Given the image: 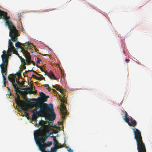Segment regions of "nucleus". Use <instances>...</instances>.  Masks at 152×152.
<instances>
[{
    "label": "nucleus",
    "instance_id": "obj_1",
    "mask_svg": "<svg viewBox=\"0 0 152 152\" xmlns=\"http://www.w3.org/2000/svg\"><path fill=\"white\" fill-rule=\"evenodd\" d=\"M39 94L40 97L38 100L29 102L30 108L31 109L34 107L40 108V110L42 113L43 117L47 115V120L49 121H54L56 119V115L54 113L53 104H50V106L48 104L44 102L47 100L49 96H46L42 92H39Z\"/></svg>",
    "mask_w": 152,
    "mask_h": 152
},
{
    "label": "nucleus",
    "instance_id": "obj_2",
    "mask_svg": "<svg viewBox=\"0 0 152 152\" xmlns=\"http://www.w3.org/2000/svg\"><path fill=\"white\" fill-rule=\"evenodd\" d=\"M8 22H6L7 23L8 27L9 28L10 32L9 35L11 39L9 40L8 49L11 50H15L13 44L12 42H15L18 41V37L20 36L18 30L16 29L15 26L13 25L11 23Z\"/></svg>",
    "mask_w": 152,
    "mask_h": 152
},
{
    "label": "nucleus",
    "instance_id": "obj_3",
    "mask_svg": "<svg viewBox=\"0 0 152 152\" xmlns=\"http://www.w3.org/2000/svg\"><path fill=\"white\" fill-rule=\"evenodd\" d=\"M132 129L134 135V138L137 142L138 152H146L145 145L143 142L140 131L137 128H133Z\"/></svg>",
    "mask_w": 152,
    "mask_h": 152
},
{
    "label": "nucleus",
    "instance_id": "obj_4",
    "mask_svg": "<svg viewBox=\"0 0 152 152\" xmlns=\"http://www.w3.org/2000/svg\"><path fill=\"white\" fill-rule=\"evenodd\" d=\"M36 134L37 136H35L34 134V138L35 141L39 148L41 144L45 143V142L46 138L42 135V132H36Z\"/></svg>",
    "mask_w": 152,
    "mask_h": 152
},
{
    "label": "nucleus",
    "instance_id": "obj_5",
    "mask_svg": "<svg viewBox=\"0 0 152 152\" xmlns=\"http://www.w3.org/2000/svg\"><path fill=\"white\" fill-rule=\"evenodd\" d=\"M15 96L16 97L15 98L16 103H18L19 106L21 107V109L25 110H27L30 108L29 103L27 104L25 102L22 100H20V96L16 92Z\"/></svg>",
    "mask_w": 152,
    "mask_h": 152
},
{
    "label": "nucleus",
    "instance_id": "obj_6",
    "mask_svg": "<svg viewBox=\"0 0 152 152\" xmlns=\"http://www.w3.org/2000/svg\"><path fill=\"white\" fill-rule=\"evenodd\" d=\"M8 55L6 53V51L4 50L3 51V54L1 55L2 63L0 65V66H7L9 62Z\"/></svg>",
    "mask_w": 152,
    "mask_h": 152
},
{
    "label": "nucleus",
    "instance_id": "obj_7",
    "mask_svg": "<svg viewBox=\"0 0 152 152\" xmlns=\"http://www.w3.org/2000/svg\"><path fill=\"white\" fill-rule=\"evenodd\" d=\"M7 12L2 11L0 10V19H4L5 20H6L5 22L6 24L8 26L7 24V23H6L7 22H10L13 25L12 23L9 20H10V17L7 16ZM9 22L8 23H9Z\"/></svg>",
    "mask_w": 152,
    "mask_h": 152
},
{
    "label": "nucleus",
    "instance_id": "obj_8",
    "mask_svg": "<svg viewBox=\"0 0 152 152\" xmlns=\"http://www.w3.org/2000/svg\"><path fill=\"white\" fill-rule=\"evenodd\" d=\"M53 142L52 141H48L41 145L39 148L40 151L42 152H47L45 150L46 148L50 146L52 144Z\"/></svg>",
    "mask_w": 152,
    "mask_h": 152
},
{
    "label": "nucleus",
    "instance_id": "obj_9",
    "mask_svg": "<svg viewBox=\"0 0 152 152\" xmlns=\"http://www.w3.org/2000/svg\"><path fill=\"white\" fill-rule=\"evenodd\" d=\"M1 70V72L2 75L3 77V81L6 83V78L5 77V76L6 75L7 73V66H0Z\"/></svg>",
    "mask_w": 152,
    "mask_h": 152
},
{
    "label": "nucleus",
    "instance_id": "obj_10",
    "mask_svg": "<svg viewBox=\"0 0 152 152\" xmlns=\"http://www.w3.org/2000/svg\"><path fill=\"white\" fill-rule=\"evenodd\" d=\"M60 106L61 108L60 110L62 115V117L64 119L65 115L67 114L66 107L65 106L64 104H61Z\"/></svg>",
    "mask_w": 152,
    "mask_h": 152
},
{
    "label": "nucleus",
    "instance_id": "obj_11",
    "mask_svg": "<svg viewBox=\"0 0 152 152\" xmlns=\"http://www.w3.org/2000/svg\"><path fill=\"white\" fill-rule=\"evenodd\" d=\"M126 122L130 126L135 127L137 125L136 121L134 120L132 117H130V119L126 121Z\"/></svg>",
    "mask_w": 152,
    "mask_h": 152
},
{
    "label": "nucleus",
    "instance_id": "obj_12",
    "mask_svg": "<svg viewBox=\"0 0 152 152\" xmlns=\"http://www.w3.org/2000/svg\"><path fill=\"white\" fill-rule=\"evenodd\" d=\"M15 86L14 88L15 89V91H16V92L22 95V96L24 97V99L25 98L26 96V95L25 94V91L20 90L21 89L20 88L18 87L17 85Z\"/></svg>",
    "mask_w": 152,
    "mask_h": 152
},
{
    "label": "nucleus",
    "instance_id": "obj_13",
    "mask_svg": "<svg viewBox=\"0 0 152 152\" xmlns=\"http://www.w3.org/2000/svg\"><path fill=\"white\" fill-rule=\"evenodd\" d=\"M16 77L13 74H11L10 77H8V80L12 83L13 87L15 86V85H17L15 84V78Z\"/></svg>",
    "mask_w": 152,
    "mask_h": 152
},
{
    "label": "nucleus",
    "instance_id": "obj_14",
    "mask_svg": "<svg viewBox=\"0 0 152 152\" xmlns=\"http://www.w3.org/2000/svg\"><path fill=\"white\" fill-rule=\"evenodd\" d=\"M41 129H39V130L36 131V132H49L50 129L49 128V126L48 125H44Z\"/></svg>",
    "mask_w": 152,
    "mask_h": 152
},
{
    "label": "nucleus",
    "instance_id": "obj_15",
    "mask_svg": "<svg viewBox=\"0 0 152 152\" xmlns=\"http://www.w3.org/2000/svg\"><path fill=\"white\" fill-rule=\"evenodd\" d=\"M17 42L15 43V46L17 48H21V49L23 48L21 47L20 46L22 45L26 49H27L28 48V46L27 45H25V43H20V42L18 41H18H16Z\"/></svg>",
    "mask_w": 152,
    "mask_h": 152
},
{
    "label": "nucleus",
    "instance_id": "obj_16",
    "mask_svg": "<svg viewBox=\"0 0 152 152\" xmlns=\"http://www.w3.org/2000/svg\"><path fill=\"white\" fill-rule=\"evenodd\" d=\"M32 115L37 118H38L39 116L43 117L42 113H41V111L40 110V109L37 111L32 112Z\"/></svg>",
    "mask_w": 152,
    "mask_h": 152
},
{
    "label": "nucleus",
    "instance_id": "obj_17",
    "mask_svg": "<svg viewBox=\"0 0 152 152\" xmlns=\"http://www.w3.org/2000/svg\"><path fill=\"white\" fill-rule=\"evenodd\" d=\"M27 64L30 65L31 63V57L29 54H27L25 56Z\"/></svg>",
    "mask_w": 152,
    "mask_h": 152
},
{
    "label": "nucleus",
    "instance_id": "obj_18",
    "mask_svg": "<svg viewBox=\"0 0 152 152\" xmlns=\"http://www.w3.org/2000/svg\"><path fill=\"white\" fill-rule=\"evenodd\" d=\"M47 75L51 79L57 80L56 77L51 71H50L47 74Z\"/></svg>",
    "mask_w": 152,
    "mask_h": 152
},
{
    "label": "nucleus",
    "instance_id": "obj_19",
    "mask_svg": "<svg viewBox=\"0 0 152 152\" xmlns=\"http://www.w3.org/2000/svg\"><path fill=\"white\" fill-rule=\"evenodd\" d=\"M51 137H53V140L54 141L53 144L54 145L55 147H56L58 145V140H56V137L55 136H53V135L52 136H50Z\"/></svg>",
    "mask_w": 152,
    "mask_h": 152
},
{
    "label": "nucleus",
    "instance_id": "obj_20",
    "mask_svg": "<svg viewBox=\"0 0 152 152\" xmlns=\"http://www.w3.org/2000/svg\"><path fill=\"white\" fill-rule=\"evenodd\" d=\"M12 51L13 53L14 52H17V51L15 50H11V49H10L8 48L7 53L8 55V60H9V56H11Z\"/></svg>",
    "mask_w": 152,
    "mask_h": 152
},
{
    "label": "nucleus",
    "instance_id": "obj_21",
    "mask_svg": "<svg viewBox=\"0 0 152 152\" xmlns=\"http://www.w3.org/2000/svg\"><path fill=\"white\" fill-rule=\"evenodd\" d=\"M18 57L20 58L21 61L24 65H25L27 64L26 62V60L23 58H22L18 54Z\"/></svg>",
    "mask_w": 152,
    "mask_h": 152
},
{
    "label": "nucleus",
    "instance_id": "obj_22",
    "mask_svg": "<svg viewBox=\"0 0 152 152\" xmlns=\"http://www.w3.org/2000/svg\"><path fill=\"white\" fill-rule=\"evenodd\" d=\"M126 114L125 115V116L123 117V118L124 120H125V121L126 122V120H128L130 119V118H128V115L127 113L126 112V111H125Z\"/></svg>",
    "mask_w": 152,
    "mask_h": 152
},
{
    "label": "nucleus",
    "instance_id": "obj_23",
    "mask_svg": "<svg viewBox=\"0 0 152 152\" xmlns=\"http://www.w3.org/2000/svg\"><path fill=\"white\" fill-rule=\"evenodd\" d=\"M45 121L41 120L39 121V125L41 126L42 127H43L45 125Z\"/></svg>",
    "mask_w": 152,
    "mask_h": 152
},
{
    "label": "nucleus",
    "instance_id": "obj_24",
    "mask_svg": "<svg viewBox=\"0 0 152 152\" xmlns=\"http://www.w3.org/2000/svg\"><path fill=\"white\" fill-rule=\"evenodd\" d=\"M57 149L56 147H52L51 148L50 151L51 152H56Z\"/></svg>",
    "mask_w": 152,
    "mask_h": 152
},
{
    "label": "nucleus",
    "instance_id": "obj_25",
    "mask_svg": "<svg viewBox=\"0 0 152 152\" xmlns=\"http://www.w3.org/2000/svg\"><path fill=\"white\" fill-rule=\"evenodd\" d=\"M47 132H42L43 136L45 137L46 138H47L48 137L50 136V134H47L46 133Z\"/></svg>",
    "mask_w": 152,
    "mask_h": 152
},
{
    "label": "nucleus",
    "instance_id": "obj_26",
    "mask_svg": "<svg viewBox=\"0 0 152 152\" xmlns=\"http://www.w3.org/2000/svg\"><path fill=\"white\" fill-rule=\"evenodd\" d=\"M21 49L23 53L25 54V56H26L27 54H29V53L26 50H25L23 48Z\"/></svg>",
    "mask_w": 152,
    "mask_h": 152
},
{
    "label": "nucleus",
    "instance_id": "obj_27",
    "mask_svg": "<svg viewBox=\"0 0 152 152\" xmlns=\"http://www.w3.org/2000/svg\"><path fill=\"white\" fill-rule=\"evenodd\" d=\"M50 121L51 122H49L48 124V126H49V128L51 127H53V121Z\"/></svg>",
    "mask_w": 152,
    "mask_h": 152
},
{
    "label": "nucleus",
    "instance_id": "obj_28",
    "mask_svg": "<svg viewBox=\"0 0 152 152\" xmlns=\"http://www.w3.org/2000/svg\"><path fill=\"white\" fill-rule=\"evenodd\" d=\"M65 97L64 96H63V97L61 99L60 101H61V104H64L65 102Z\"/></svg>",
    "mask_w": 152,
    "mask_h": 152
},
{
    "label": "nucleus",
    "instance_id": "obj_29",
    "mask_svg": "<svg viewBox=\"0 0 152 152\" xmlns=\"http://www.w3.org/2000/svg\"><path fill=\"white\" fill-rule=\"evenodd\" d=\"M27 45V46L28 47V46H29L30 47H34V45L30 43L29 42L28 43Z\"/></svg>",
    "mask_w": 152,
    "mask_h": 152
},
{
    "label": "nucleus",
    "instance_id": "obj_30",
    "mask_svg": "<svg viewBox=\"0 0 152 152\" xmlns=\"http://www.w3.org/2000/svg\"><path fill=\"white\" fill-rule=\"evenodd\" d=\"M58 88L59 89H58L57 90L59 91H60V92H61L62 94H64V90L63 89H61L59 88V87H58Z\"/></svg>",
    "mask_w": 152,
    "mask_h": 152
},
{
    "label": "nucleus",
    "instance_id": "obj_31",
    "mask_svg": "<svg viewBox=\"0 0 152 152\" xmlns=\"http://www.w3.org/2000/svg\"><path fill=\"white\" fill-rule=\"evenodd\" d=\"M32 118L31 119L32 121H34V120H37V119L38 118L37 117L32 115Z\"/></svg>",
    "mask_w": 152,
    "mask_h": 152
},
{
    "label": "nucleus",
    "instance_id": "obj_32",
    "mask_svg": "<svg viewBox=\"0 0 152 152\" xmlns=\"http://www.w3.org/2000/svg\"><path fill=\"white\" fill-rule=\"evenodd\" d=\"M63 147V145H58H58L56 147L57 148H61L62 147Z\"/></svg>",
    "mask_w": 152,
    "mask_h": 152
},
{
    "label": "nucleus",
    "instance_id": "obj_33",
    "mask_svg": "<svg viewBox=\"0 0 152 152\" xmlns=\"http://www.w3.org/2000/svg\"><path fill=\"white\" fill-rule=\"evenodd\" d=\"M53 87L54 88H56V90H57L58 89H59L58 88V87H59V86L55 85L53 86Z\"/></svg>",
    "mask_w": 152,
    "mask_h": 152
},
{
    "label": "nucleus",
    "instance_id": "obj_34",
    "mask_svg": "<svg viewBox=\"0 0 152 152\" xmlns=\"http://www.w3.org/2000/svg\"><path fill=\"white\" fill-rule=\"evenodd\" d=\"M39 79H38V80H45V77H43L42 76H40V77H39Z\"/></svg>",
    "mask_w": 152,
    "mask_h": 152
},
{
    "label": "nucleus",
    "instance_id": "obj_35",
    "mask_svg": "<svg viewBox=\"0 0 152 152\" xmlns=\"http://www.w3.org/2000/svg\"><path fill=\"white\" fill-rule=\"evenodd\" d=\"M25 116L28 119L29 118V115H28V113L26 112H25Z\"/></svg>",
    "mask_w": 152,
    "mask_h": 152
},
{
    "label": "nucleus",
    "instance_id": "obj_36",
    "mask_svg": "<svg viewBox=\"0 0 152 152\" xmlns=\"http://www.w3.org/2000/svg\"><path fill=\"white\" fill-rule=\"evenodd\" d=\"M16 82L18 85L20 86H21V83L18 81V80H16Z\"/></svg>",
    "mask_w": 152,
    "mask_h": 152
},
{
    "label": "nucleus",
    "instance_id": "obj_37",
    "mask_svg": "<svg viewBox=\"0 0 152 152\" xmlns=\"http://www.w3.org/2000/svg\"><path fill=\"white\" fill-rule=\"evenodd\" d=\"M41 59H40V58H37V64H39L40 63V61H41Z\"/></svg>",
    "mask_w": 152,
    "mask_h": 152
},
{
    "label": "nucleus",
    "instance_id": "obj_38",
    "mask_svg": "<svg viewBox=\"0 0 152 152\" xmlns=\"http://www.w3.org/2000/svg\"><path fill=\"white\" fill-rule=\"evenodd\" d=\"M67 150L69 152H73V151L70 148H68L67 149Z\"/></svg>",
    "mask_w": 152,
    "mask_h": 152
},
{
    "label": "nucleus",
    "instance_id": "obj_39",
    "mask_svg": "<svg viewBox=\"0 0 152 152\" xmlns=\"http://www.w3.org/2000/svg\"><path fill=\"white\" fill-rule=\"evenodd\" d=\"M30 71L29 70H28V71H25V72H24L23 73V76L25 77V74H26V73L28 72H29Z\"/></svg>",
    "mask_w": 152,
    "mask_h": 152
},
{
    "label": "nucleus",
    "instance_id": "obj_40",
    "mask_svg": "<svg viewBox=\"0 0 152 152\" xmlns=\"http://www.w3.org/2000/svg\"><path fill=\"white\" fill-rule=\"evenodd\" d=\"M37 108H35V109H34L33 110V111H32V112H35L37 111Z\"/></svg>",
    "mask_w": 152,
    "mask_h": 152
},
{
    "label": "nucleus",
    "instance_id": "obj_41",
    "mask_svg": "<svg viewBox=\"0 0 152 152\" xmlns=\"http://www.w3.org/2000/svg\"><path fill=\"white\" fill-rule=\"evenodd\" d=\"M52 90H53V92L55 93V94H56L57 93V91L55 89H52Z\"/></svg>",
    "mask_w": 152,
    "mask_h": 152
},
{
    "label": "nucleus",
    "instance_id": "obj_42",
    "mask_svg": "<svg viewBox=\"0 0 152 152\" xmlns=\"http://www.w3.org/2000/svg\"><path fill=\"white\" fill-rule=\"evenodd\" d=\"M49 122V121H45V122L44 123H45V125H46V124H48Z\"/></svg>",
    "mask_w": 152,
    "mask_h": 152
},
{
    "label": "nucleus",
    "instance_id": "obj_43",
    "mask_svg": "<svg viewBox=\"0 0 152 152\" xmlns=\"http://www.w3.org/2000/svg\"><path fill=\"white\" fill-rule=\"evenodd\" d=\"M31 91L32 92V93H33V94H36V93H37V91Z\"/></svg>",
    "mask_w": 152,
    "mask_h": 152
},
{
    "label": "nucleus",
    "instance_id": "obj_44",
    "mask_svg": "<svg viewBox=\"0 0 152 152\" xmlns=\"http://www.w3.org/2000/svg\"><path fill=\"white\" fill-rule=\"evenodd\" d=\"M7 88L8 89V90H9V93H10V95L11 94V91L10 90V89L9 88L7 87Z\"/></svg>",
    "mask_w": 152,
    "mask_h": 152
},
{
    "label": "nucleus",
    "instance_id": "obj_45",
    "mask_svg": "<svg viewBox=\"0 0 152 152\" xmlns=\"http://www.w3.org/2000/svg\"><path fill=\"white\" fill-rule=\"evenodd\" d=\"M6 83L5 82H4L3 84L4 87L6 86Z\"/></svg>",
    "mask_w": 152,
    "mask_h": 152
},
{
    "label": "nucleus",
    "instance_id": "obj_46",
    "mask_svg": "<svg viewBox=\"0 0 152 152\" xmlns=\"http://www.w3.org/2000/svg\"><path fill=\"white\" fill-rule=\"evenodd\" d=\"M40 69L42 71V72H44V71L43 70V69H42V68L41 67L40 68Z\"/></svg>",
    "mask_w": 152,
    "mask_h": 152
},
{
    "label": "nucleus",
    "instance_id": "obj_47",
    "mask_svg": "<svg viewBox=\"0 0 152 152\" xmlns=\"http://www.w3.org/2000/svg\"><path fill=\"white\" fill-rule=\"evenodd\" d=\"M35 78L36 79V80H38V79H39V77H37L36 76L35 77Z\"/></svg>",
    "mask_w": 152,
    "mask_h": 152
},
{
    "label": "nucleus",
    "instance_id": "obj_48",
    "mask_svg": "<svg viewBox=\"0 0 152 152\" xmlns=\"http://www.w3.org/2000/svg\"><path fill=\"white\" fill-rule=\"evenodd\" d=\"M31 63H32V64L34 65L35 64V63L33 61H31Z\"/></svg>",
    "mask_w": 152,
    "mask_h": 152
},
{
    "label": "nucleus",
    "instance_id": "obj_49",
    "mask_svg": "<svg viewBox=\"0 0 152 152\" xmlns=\"http://www.w3.org/2000/svg\"><path fill=\"white\" fill-rule=\"evenodd\" d=\"M126 61H127V62H128L129 61V59H125Z\"/></svg>",
    "mask_w": 152,
    "mask_h": 152
},
{
    "label": "nucleus",
    "instance_id": "obj_50",
    "mask_svg": "<svg viewBox=\"0 0 152 152\" xmlns=\"http://www.w3.org/2000/svg\"><path fill=\"white\" fill-rule=\"evenodd\" d=\"M26 66H25V65H24L23 66V68L24 69H26Z\"/></svg>",
    "mask_w": 152,
    "mask_h": 152
},
{
    "label": "nucleus",
    "instance_id": "obj_51",
    "mask_svg": "<svg viewBox=\"0 0 152 152\" xmlns=\"http://www.w3.org/2000/svg\"><path fill=\"white\" fill-rule=\"evenodd\" d=\"M53 133H57V132L56 131L54 130L53 131Z\"/></svg>",
    "mask_w": 152,
    "mask_h": 152
},
{
    "label": "nucleus",
    "instance_id": "obj_52",
    "mask_svg": "<svg viewBox=\"0 0 152 152\" xmlns=\"http://www.w3.org/2000/svg\"><path fill=\"white\" fill-rule=\"evenodd\" d=\"M22 70H20L19 71V74L20 75V73H21V72H22Z\"/></svg>",
    "mask_w": 152,
    "mask_h": 152
},
{
    "label": "nucleus",
    "instance_id": "obj_53",
    "mask_svg": "<svg viewBox=\"0 0 152 152\" xmlns=\"http://www.w3.org/2000/svg\"><path fill=\"white\" fill-rule=\"evenodd\" d=\"M36 76V75H32V77L35 78V77Z\"/></svg>",
    "mask_w": 152,
    "mask_h": 152
},
{
    "label": "nucleus",
    "instance_id": "obj_54",
    "mask_svg": "<svg viewBox=\"0 0 152 152\" xmlns=\"http://www.w3.org/2000/svg\"><path fill=\"white\" fill-rule=\"evenodd\" d=\"M21 85L20 86H23L24 84V83H23V82H22L21 83Z\"/></svg>",
    "mask_w": 152,
    "mask_h": 152
},
{
    "label": "nucleus",
    "instance_id": "obj_55",
    "mask_svg": "<svg viewBox=\"0 0 152 152\" xmlns=\"http://www.w3.org/2000/svg\"><path fill=\"white\" fill-rule=\"evenodd\" d=\"M53 134V132H50L48 134H50V136Z\"/></svg>",
    "mask_w": 152,
    "mask_h": 152
},
{
    "label": "nucleus",
    "instance_id": "obj_56",
    "mask_svg": "<svg viewBox=\"0 0 152 152\" xmlns=\"http://www.w3.org/2000/svg\"><path fill=\"white\" fill-rule=\"evenodd\" d=\"M37 75L39 76H42L43 75L41 74H37Z\"/></svg>",
    "mask_w": 152,
    "mask_h": 152
},
{
    "label": "nucleus",
    "instance_id": "obj_57",
    "mask_svg": "<svg viewBox=\"0 0 152 152\" xmlns=\"http://www.w3.org/2000/svg\"><path fill=\"white\" fill-rule=\"evenodd\" d=\"M53 127L55 128H57V126L56 125H54V126H53Z\"/></svg>",
    "mask_w": 152,
    "mask_h": 152
},
{
    "label": "nucleus",
    "instance_id": "obj_58",
    "mask_svg": "<svg viewBox=\"0 0 152 152\" xmlns=\"http://www.w3.org/2000/svg\"><path fill=\"white\" fill-rule=\"evenodd\" d=\"M34 72L37 75V74H38V73L35 71H34Z\"/></svg>",
    "mask_w": 152,
    "mask_h": 152
},
{
    "label": "nucleus",
    "instance_id": "obj_59",
    "mask_svg": "<svg viewBox=\"0 0 152 152\" xmlns=\"http://www.w3.org/2000/svg\"><path fill=\"white\" fill-rule=\"evenodd\" d=\"M60 124L61 125H62L63 124V123L62 122H61Z\"/></svg>",
    "mask_w": 152,
    "mask_h": 152
},
{
    "label": "nucleus",
    "instance_id": "obj_60",
    "mask_svg": "<svg viewBox=\"0 0 152 152\" xmlns=\"http://www.w3.org/2000/svg\"><path fill=\"white\" fill-rule=\"evenodd\" d=\"M37 120H34V121H35L36 122H37Z\"/></svg>",
    "mask_w": 152,
    "mask_h": 152
},
{
    "label": "nucleus",
    "instance_id": "obj_61",
    "mask_svg": "<svg viewBox=\"0 0 152 152\" xmlns=\"http://www.w3.org/2000/svg\"><path fill=\"white\" fill-rule=\"evenodd\" d=\"M125 51H124V53H125Z\"/></svg>",
    "mask_w": 152,
    "mask_h": 152
},
{
    "label": "nucleus",
    "instance_id": "obj_62",
    "mask_svg": "<svg viewBox=\"0 0 152 152\" xmlns=\"http://www.w3.org/2000/svg\"><path fill=\"white\" fill-rule=\"evenodd\" d=\"M60 97H61V96H60Z\"/></svg>",
    "mask_w": 152,
    "mask_h": 152
}]
</instances>
